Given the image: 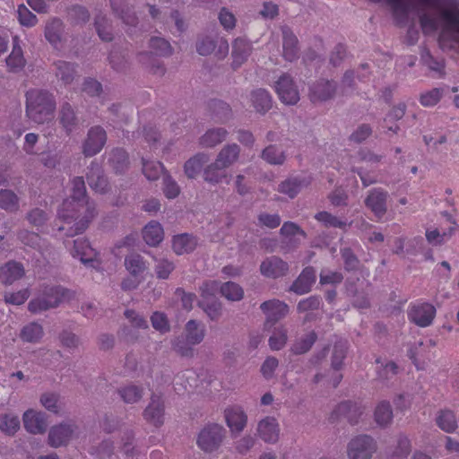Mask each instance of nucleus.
Returning <instances> with one entry per match:
<instances>
[{"label": "nucleus", "mask_w": 459, "mask_h": 459, "mask_svg": "<svg viewBox=\"0 0 459 459\" xmlns=\"http://www.w3.org/2000/svg\"><path fill=\"white\" fill-rule=\"evenodd\" d=\"M72 193L65 199L58 211V218L66 224L74 222L68 230V236L83 232L95 216V204L89 201L86 194L85 182L82 177H75L72 180Z\"/></svg>", "instance_id": "obj_1"}, {"label": "nucleus", "mask_w": 459, "mask_h": 459, "mask_svg": "<svg viewBox=\"0 0 459 459\" xmlns=\"http://www.w3.org/2000/svg\"><path fill=\"white\" fill-rule=\"evenodd\" d=\"M26 116L37 124L51 121L56 108V99L47 91L32 89L26 92Z\"/></svg>", "instance_id": "obj_2"}, {"label": "nucleus", "mask_w": 459, "mask_h": 459, "mask_svg": "<svg viewBox=\"0 0 459 459\" xmlns=\"http://www.w3.org/2000/svg\"><path fill=\"white\" fill-rule=\"evenodd\" d=\"M74 297V292L62 286L45 287L41 297L29 302L28 309L34 314L40 313L70 301Z\"/></svg>", "instance_id": "obj_3"}, {"label": "nucleus", "mask_w": 459, "mask_h": 459, "mask_svg": "<svg viewBox=\"0 0 459 459\" xmlns=\"http://www.w3.org/2000/svg\"><path fill=\"white\" fill-rule=\"evenodd\" d=\"M219 290L221 286L217 281H207L200 287L201 300L198 304L212 320L218 319L221 311V305L216 298Z\"/></svg>", "instance_id": "obj_4"}, {"label": "nucleus", "mask_w": 459, "mask_h": 459, "mask_svg": "<svg viewBox=\"0 0 459 459\" xmlns=\"http://www.w3.org/2000/svg\"><path fill=\"white\" fill-rule=\"evenodd\" d=\"M125 267L130 276L122 281L125 290H134L143 280V274L148 270V264L139 254H130L125 259Z\"/></svg>", "instance_id": "obj_5"}, {"label": "nucleus", "mask_w": 459, "mask_h": 459, "mask_svg": "<svg viewBox=\"0 0 459 459\" xmlns=\"http://www.w3.org/2000/svg\"><path fill=\"white\" fill-rule=\"evenodd\" d=\"M382 158L383 156L375 154L367 149L360 150L355 157L351 158V169L359 174L364 186H368L377 182L376 177L367 174L365 169L368 167L377 166Z\"/></svg>", "instance_id": "obj_6"}, {"label": "nucleus", "mask_w": 459, "mask_h": 459, "mask_svg": "<svg viewBox=\"0 0 459 459\" xmlns=\"http://www.w3.org/2000/svg\"><path fill=\"white\" fill-rule=\"evenodd\" d=\"M149 47L151 51L146 54H141V61L145 63V58L151 60V71L153 74H163V66L160 65L154 56H167L171 55L172 48L169 42L162 38L153 37L150 39Z\"/></svg>", "instance_id": "obj_7"}, {"label": "nucleus", "mask_w": 459, "mask_h": 459, "mask_svg": "<svg viewBox=\"0 0 459 459\" xmlns=\"http://www.w3.org/2000/svg\"><path fill=\"white\" fill-rule=\"evenodd\" d=\"M377 450L375 440L368 435H359L352 438L347 449L349 459H370Z\"/></svg>", "instance_id": "obj_8"}, {"label": "nucleus", "mask_w": 459, "mask_h": 459, "mask_svg": "<svg viewBox=\"0 0 459 459\" xmlns=\"http://www.w3.org/2000/svg\"><path fill=\"white\" fill-rule=\"evenodd\" d=\"M437 309L429 302L411 303L408 309L409 320L420 327H428L436 317Z\"/></svg>", "instance_id": "obj_9"}, {"label": "nucleus", "mask_w": 459, "mask_h": 459, "mask_svg": "<svg viewBox=\"0 0 459 459\" xmlns=\"http://www.w3.org/2000/svg\"><path fill=\"white\" fill-rule=\"evenodd\" d=\"M196 51L201 56L213 54L217 58L222 59L229 53V43L222 37L206 36L196 43Z\"/></svg>", "instance_id": "obj_10"}, {"label": "nucleus", "mask_w": 459, "mask_h": 459, "mask_svg": "<svg viewBox=\"0 0 459 459\" xmlns=\"http://www.w3.org/2000/svg\"><path fill=\"white\" fill-rule=\"evenodd\" d=\"M224 432V428L219 424L208 425L199 433L198 446L206 452L216 449L222 441Z\"/></svg>", "instance_id": "obj_11"}, {"label": "nucleus", "mask_w": 459, "mask_h": 459, "mask_svg": "<svg viewBox=\"0 0 459 459\" xmlns=\"http://www.w3.org/2000/svg\"><path fill=\"white\" fill-rule=\"evenodd\" d=\"M74 257H77L82 264L95 269L100 268V261L97 258V251L91 247L89 241L85 238H77L74 240V247L71 250Z\"/></svg>", "instance_id": "obj_12"}, {"label": "nucleus", "mask_w": 459, "mask_h": 459, "mask_svg": "<svg viewBox=\"0 0 459 459\" xmlns=\"http://www.w3.org/2000/svg\"><path fill=\"white\" fill-rule=\"evenodd\" d=\"M107 142L106 131L100 126L91 127L82 145V152L86 157L98 154Z\"/></svg>", "instance_id": "obj_13"}, {"label": "nucleus", "mask_w": 459, "mask_h": 459, "mask_svg": "<svg viewBox=\"0 0 459 459\" xmlns=\"http://www.w3.org/2000/svg\"><path fill=\"white\" fill-rule=\"evenodd\" d=\"M364 409L351 401L342 402L337 405L330 416V420L334 422L340 420L342 418L347 419L351 425H355L359 422V419L362 416Z\"/></svg>", "instance_id": "obj_14"}, {"label": "nucleus", "mask_w": 459, "mask_h": 459, "mask_svg": "<svg viewBox=\"0 0 459 459\" xmlns=\"http://www.w3.org/2000/svg\"><path fill=\"white\" fill-rule=\"evenodd\" d=\"M287 305L276 299L268 300L261 305V309L266 314L264 328L268 331L274 328L275 325L285 313Z\"/></svg>", "instance_id": "obj_15"}, {"label": "nucleus", "mask_w": 459, "mask_h": 459, "mask_svg": "<svg viewBox=\"0 0 459 459\" xmlns=\"http://www.w3.org/2000/svg\"><path fill=\"white\" fill-rule=\"evenodd\" d=\"M225 420L228 427L232 433H240L245 429L247 422V416L240 406H231L224 411Z\"/></svg>", "instance_id": "obj_16"}, {"label": "nucleus", "mask_w": 459, "mask_h": 459, "mask_svg": "<svg viewBox=\"0 0 459 459\" xmlns=\"http://www.w3.org/2000/svg\"><path fill=\"white\" fill-rule=\"evenodd\" d=\"M25 429L31 434H42L47 429V417L43 412L28 410L23 414Z\"/></svg>", "instance_id": "obj_17"}, {"label": "nucleus", "mask_w": 459, "mask_h": 459, "mask_svg": "<svg viewBox=\"0 0 459 459\" xmlns=\"http://www.w3.org/2000/svg\"><path fill=\"white\" fill-rule=\"evenodd\" d=\"M87 181L90 187L95 192L104 194L107 192L108 183L104 176L102 167L97 162H91L87 173Z\"/></svg>", "instance_id": "obj_18"}, {"label": "nucleus", "mask_w": 459, "mask_h": 459, "mask_svg": "<svg viewBox=\"0 0 459 459\" xmlns=\"http://www.w3.org/2000/svg\"><path fill=\"white\" fill-rule=\"evenodd\" d=\"M386 198L387 192L375 188L370 191L365 200V204L377 218H381L386 212Z\"/></svg>", "instance_id": "obj_19"}, {"label": "nucleus", "mask_w": 459, "mask_h": 459, "mask_svg": "<svg viewBox=\"0 0 459 459\" xmlns=\"http://www.w3.org/2000/svg\"><path fill=\"white\" fill-rule=\"evenodd\" d=\"M74 429L70 424H60L50 429L48 433V444L53 447L66 445L72 438Z\"/></svg>", "instance_id": "obj_20"}, {"label": "nucleus", "mask_w": 459, "mask_h": 459, "mask_svg": "<svg viewBox=\"0 0 459 459\" xmlns=\"http://www.w3.org/2000/svg\"><path fill=\"white\" fill-rule=\"evenodd\" d=\"M257 433L260 438L267 443H275L279 438L280 429L276 420L273 417H265L257 426Z\"/></svg>", "instance_id": "obj_21"}, {"label": "nucleus", "mask_w": 459, "mask_h": 459, "mask_svg": "<svg viewBox=\"0 0 459 459\" xmlns=\"http://www.w3.org/2000/svg\"><path fill=\"white\" fill-rule=\"evenodd\" d=\"M316 270L312 266H307L303 269L290 290L300 295L307 293L316 282Z\"/></svg>", "instance_id": "obj_22"}, {"label": "nucleus", "mask_w": 459, "mask_h": 459, "mask_svg": "<svg viewBox=\"0 0 459 459\" xmlns=\"http://www.w3.org/2000/svg\"><path fill=\"white\" fill-rule=\"evenodd\" d=\"M144 419L156 427L162 425L164 416V405L161 398L152 396V401L143 412Z\"/></svg>", "instance_id": "obj_23"}, {"label": "nucleus", "mask_w": 459, "mask_h": 459, "mask_svg": "<svg viewBox=\"0 0 459 459\" xmlns=\"http://www.w3.org/2000/svg\"><path fill=\"white\" fill-rule=\"evenodd\" d=\"M24 268L21 263L9 261L0 268V281L5 284H12L24 275Z\"/></svg>", "instance_id": "obj_24"}, {"label": "nucleus", "mask_w": 459, "mask_h": 459, "mask_svg": "<svg viewBox=\"0 0 459 459\" xmlns=\"http://www.w3.org/2000/svg\"><path fill=\"white\" fill-rule=\"evenodd\" d=\"M251 50L252 48L249 41L241 38L235 39L232 49L233 69L239 67L247 59Z\"/></svg>", "instance_id": "obj_25"}, {"label": "nucleus", "mask_w": 459, "mask_h": 459, "mask_svg": "<svg viewBox=\"0 0 459 459\" xmlns=\"http://www.w3.org/2000/svg\"><path fill=\"white\" fill-rule=\"evenodd\" d=\"M333 82L322 80L310 88L309 97L312 102L327 100L333 95Z\"/></svg>", "instance_id": "obj_26"}, {"label": "nucleus", "mask_w": 459, "mask_h": 459, "mask_svg": "<svg viewBox=\"0 0 459 459\" xmlns=\"http://www.w3.org/2000/svg\"><path fill=\"white\" fill-rule=\"evenodd\" d=\"M5 61L8 70L12 73L20 72L25 66L26 61L17 36L13 37V50Z\"/></svg>", "instance_id": "obj_27"}, {"label": "nucleus", "mask_w": 459, "mask_h": 459, "mask_svg": "<svg viewBox=\"0 0 459 459\" xmlns=\"http://www.w3.org/2000/svg\"><path fill=\"white\" fill-rule=\"evenodd\" d=\"M437 41L444 52L454 50L459 54V30H440Z\"/></svg>", "instance_id": "obj_28"}, {"label": "nucleus", "mask_w": 459, "mask_h": 459, "mask_svg": "<svg viewBox=\"0 0 459 459\" xmlns=\"http://www.w3.org/2000/svg\"><path fill=\"white\" fill-rule=\"evenodd\" d=\"M164 237V232L161 225L157 221L149 222L143 230V238L147 245L157 246Z\"/></svg>", "instance_id": "obj_29"}, {"label": "nucleus", "mask_w": 459, "mask_h": 459, "mask_svg": "<svg viewBox=\"0 0 459 459\" xmlns=\"http://www.w3.org/2000/svg\"><path fill=\"white\" fill-rule=\"evenodd\" d=\"M260 270L264 276L277 278L284 273L285 263L281 259L273 256L262 263Z\"/></svg>", "instance_id": "obj_30"}, {"label": "nucleus", "mask_w": 459, "mask_h": 459, "mask_svg": "<svg viewBox=\"0 0 459 459\" xmlns=\"http://www.w3.org/2000/svg\"><path fill=\"white\" fill-rule=\"evenodd\" d=\"M197 245V239L187 233L180 234L173 238L172 247L178 255L193 251Z\"/></svg>", "instance_id": "obj_31"}, {"label": "nucleus", "mask_w": 459, "mask_h": 459, "mask_svg": "<svg viewBox=\"0 0 459 459\" xmlns=\"http://www.w3.org/2000/svg\"><path fill=\"white\" fill-rule=\"evenodd\" d=\"M108 163L117 174L122 173L128 167V155L124 149L116 148L111 151Z\"/></svg>", "instance_id": "obj_32"}, {"label": "nucleus", "mask_w": 459, "mask_h": 459, "mask_svg": "<svg viewBox=\"0 0 459 459\" xmlns=\"http://www.w3.org/2000/svg\"><path fill=\"white\" fill-rule=\"evenodd\" d=\"M437 425L446 433H453L457 429V420L451 410H442L436 418Z\"/></svg>", "instance_id": "obj_33"}, {"label": "nucleus", "mask_w": 459, "mask_h": 459, "mask_svg": "<svg viewBox=\"0 0 459 459\" xmlns=\"http://www.w3.org/2000/svg\"><path fill=\"white\" fill-rule=\"evenodd\" d=\"M239 155V147L238 144H229L225 146L217 156V165L226 169L233 164Z\"/></svg>", "instance_id": "obj_34"}, {"label": "nucleus", "mask_w": 459, "mask_h": 459, "mask_svg": "<svg viewBox=\"0 0 459 459\" xmlns=\"http://www.w3.org/2000/svg\"><path fill=\"white\" fill-rule=\"evenodd\" d=\"M422 64L427 66L431 72L437 74L438 77L445 74V62L442 58H435L430 52L424 48L420 54Z\"/></svg>", "instance_id": "obj_35"}, {"label": "nucleus", "mask_w": 459, "mask_h": 459, "mask_svg": "<svg viewBox=\"0 0 459 459\" xmlns=\"http://www.w3.org/2000/svg\"><path fill=\"white\" fill-rule=\"evenodd\" d=\"M251 101L257 112L265 113L272 108V99L265 90H256L251 93Z\"/></svg>", "instance_id": "obj_36"}, {"label": "nucleus", "mask_w": 459, "mask_h": 459, "mask_svg": "<svg viewBox=\"0 0 459 459\" xmlns=\"http://www.w3.org/2000/svg\"><path fill=\"white\" fill-rule=\"evenodd\" d=\"M59 122L67 134H70L76 126L75 113L69 103H65L60 110Z\"/></svg>", "instance_id": "obj_37"}, {"label": "nucleus", "mask_w": 459, "mask_h": 459, "mask_svg": "<svg viewBox=\"0 0 459 459\" xmlns=\"http://www.w3.org/2000/svg\"><path fill=\"white\" fill-rule=\"evenodd\" d=\"M315 219L326 228L345 230L347 226L351 225L346 220L340 219L325 211L317 212L315 215Z\"/></svg>", "instance_id": "obj_38"}, {"label": "nucleus", "mask_w": 459, "mask_h": 459, "mask_svg": "<svg viewBox=\"0 0 459 459\" xmlns=\"http://www.w3.org/2000/svg\"><path fill=\"white\" fill-rule=\"evenodd\" d=\"M227 131L222 128L208 130L200 139L203 147H213L221 143L227 136Z\"/></svg>", "instance_id": "obj_39"}, {"label": "nucleus", "mask_w": 459, "mask_h": 459, "mask_svg": "<svg viewBox=\"0 0 459 459\" xmlns=\"http://www.w3.org/2000/svg\"><path fill=\"white\" fill-rule=\"evenodd\" d=\"M456 223L454 221L453 225L449 227L448 231H443L442 233L437 230H427L426 238L428 242L433 246H438L444 244L447 239L455 232Z\"/></svg>", "instance_id": "obj_40"}, {"label": "nucleus", "mask_w": 459, "mask_h": 459, "mask_svg": "<svg viewBox=\"0 0 459 459\" xmlns=\"http://www.w3.org/2000/svg\"><path fill=\"white\" fill-rule=\"evenodd\" d=\"M0 208L7 212L18 211L19 198L17 195L12 190H0Z\"/></svg>", "instance_id": "obj_41"}, {"label": "nucleus", "mask_w": 459, "mask_h": 459, "mask_svg": "<svg viewBox=\"0 0 459 459\" xmlns=\"http://www.w3.org/2000/svg\"><path fill=\"white\" fill-rule=\"evenodd\" d=\"M208 160L205 154L199 153L189 159L185 163V173L190 178H194L201 170L203 165Z\"/></svg>", "instance_id": "obj_42"}, {"label": "nucleus", "mask_w": 459, "mask_h": 459, "mask_svg": "<svg viewBox=\"0 0 459 459\" xmlns=\"http://www.w3.org/2000/svg\"><path fill=\"white\" fill-rule=\"evenodd\" d=\"M393 411L388 402L379 403L375 410V420L379 426H386L392 421Z\"/></svg>", "instance_id": "obj_43"}, {"label": "nucleus", "mask_w": 459, "mask_h": 459, "mask_svg": "<svg viewBox=\"0 0 459 459\" xmlns=\"http://www.w3.org/2000/svg\"><path fill=\"white\" fill-rule=\"evenodd\" d=\"M186 341L189 344L195 345L200 343L204 336V327H200L199 324L195 320H190L186 325Z\"/></svg>", "instance_id": "obj_44"}, {"label": "nucleus", "mask_w": 459, "mask_h": 459, "mask_svg": "<svg viewBox=\"0 0 459 459\" xmlns=\"http://www.w3.org/2000/svg\"><path fill=\"white\" fill-rule=\"evenodd\" d=\"M43 336V328L38 323H30L25 325L21 332V338L24 342H36Z\"/></svg>", "instance_id": "obj_45"}, {"label": "nucleus", "mask_w": 459, "mask_h": 459, "mask_svg": "<svg viewBox=\"0 0 459 459\" xmlns=\"http://www.w3.org/2000/svg\"><path fill=\"white\" fill-rule=\"evenodd\" d=\"M221 293L229 300L238 301L244 296L243 289L237 283L228 281L221 286Z\"/></svg>", "instance_id": "obj_46"}, {"label": "nucleus", "mask_w": 459, "mask_h": 459, "mask_svg": "<svg viewBox=\"0 0 459 459\" xmlns=\"http://www.w3.org/2000/svg\"><path fill=\"white\" fill-rule=\"evenodd\" d=\"M68 17L74 25H83L89 21L90 13L84 6L73 5L68 10Z\"/></svg>", "instance_id": "obj_47"}, {"label": "nucleus", "mask_w": 459, "mask_h": 459, "mask_svg": "<svg viewBox=\"0 0 459 459\" xmlns=\"http://www.w3.org/2000/svg\"><path fill=\"white\" fill-rule=\"evenodd\" d=\"M316 338V333L314 331L309 332L292 345L291 351L296 354H303L310 350Z\"/></svg>", "instance_id": "obj_48"}, {"label": "nucleus", "mask_w": 459, "mask_h": 459, "mask_svg": "<svg viewBox=\"0 0 459 459\" xmlns=\"http://www.w3.org/2000/svg\"><path fill=\"white\" fill-rule=\"evenodd\" d=\"M164 170V166L160 161H147L143 159V173L149 180H156Z\"/></svg>", "instance_id": "obj_49"}, {"label": "nucleus", "mask_w": 459, "mask_h": 459, "mask_svg": "<svg viewBox=\"0 0 459 459\" xmlns=\"http://www.w3.org/2000/svg\"><path fill=\"white\" fill-rule=\"evenodd\" d=\"M204 176L208 182L219 183L223 178H226V170L221 165H217V160H215L205 169Z\"/></svg>", "instance_id": "obj_50"}, {"label": "nucleus", "mask_w": 459, "mask_h": 459, "mask_svg": "<svg viewBox=\"0 0 459 459\" xmlns=\"http://www.w3.org/2000/svg\"><path fill=\"white\" fill-rule=\"evenodd\" d=\"M443 96V90L434 88L430 91L422 92L420 95L419 101L423 107H433L437 105Z\"/></svg>", "instance_id": "obj_51"}, {"label": "nucleus", "mask_w": 459, "mask_h": 459, "mask_svg": "<svg viewBox=\"0 0 459 459\" xmlns=\"http://www.w3.org/2000/svg\"><path fill=\"white\" fill-rule=\"evenodd\" d=\"M411 451V442L406 437H400L397 446L390 454L389 459H406Z\"/></svg>", "instance_id": "obj_52"}, {"label": "nucleus", "mask_w": 459, "mask_h": 459, "mask_svg": "<svg viewBox=\"0 0 459 459\" xmlns=\"http://www.w3.org/2000/svg\"><path fill=\"white\" fill-rule=\"evenodd\" d=\"M0 429L8 435H14L20 429V420L17 416L4 414L1 419Z\"/></svg>", "instance_id": "obj_53"}, {"label": "nucleus", "mask_w": 459, "mask_h": 459, "mask_svg": "<svg viewBox=\"0 0 459 459\" xmlns=\"http://www.w3.org/2000/svg\"><path fill=\"white\" fill-rule=\"evenodd\" d=\"M57 73L56 75L60 77V79L65 83H70L74 79V65L65 62V61H58L56 64Z\"/></svg>", "instance_id": "obj_54"}, {"label": "nucleus", "mask_w": 459, "mask_h": 459, "mask_svg": "<svg viewBox=\"0 0 459 459\" xmlns=\"http://www.w3.org/2000/svg\"><path fill=\"white\" fill-rule=\"evenodd\" d=\"M17 16L22 26L33 27L37 24V16L31 13L24 4H21L17 9Z\"/></svg>", "instance_id": "obj_55"}, {"label": "nucleus", "mask_w": 459, "mask_h": 459, "mask_svg": "<svg viewBox=\"0 0 459 459\" xmlns=\"http://www.w3.org/2000/svg\"><path fill=\"white\" fill-rule=\"evenodd\" d=\"M111 8L115 13H117L126 24L134 26L136 18L134 16L128 15L125 11V4L123 0H110Z\"/></svg>", "instance_id": "obj_56"}, {"label": "nucleus", "mask_w": 459, "mask_h": 459, "mask_svg": "<svg viewBox=\"0 0 459 459\" xmlns=\"http://www.w3.org/2000/svg\"><path fill=\"white\" fill-rule=\"evenodd\" d=\"M262 157L264 160L271 164H281L284 161L283 152L274 145L266 147L262 153Z\"/></svg>", "instance_id": "obj_57"}, {"label": "nucleus", "mask_w": 459, "mask_h": 459, "mask_svg": "<svg viewBox=\"0 0 459 459\" xmlns=\"http://www.w3.org/2000/svg\"><path fill=\"white\" fill-rule=\"evenodd\" d=\"M347 346L343 342H338L334 345L332 356V369H341L342 361L346 356Z\"/></svg>", "instance_id": "obj_58"}, {"label": "nucleus", "mask_w": 459, "mask_h": 459, "mask_svg": "<svg viewBox=\"0 0 459 459\" xmlns=\"http://www.w3.org/2000/svg\"><path fill=\"white\" fill-rule=\"evenodd\" d=\"M119 394L124 402L127 403H136L142 398L143 391L137 386L130 385L119 390Z\"/></svg>", "instance_id": "obj_59"}, {"label": "nucleus", "mask_w": 459, "mask_h": 459, "mask_svg": "<svg viewBox=\"0 0 459 459\" xmlns=\"http://www.w3.org/2000/svg\"><path fill=\"white\" fill-rule=\"evenodd\" d=\"M18 238L24 245L33 248H38L41 241V238L39 234L26 230H21L18 233Z\"/></svg>", "instance_id": "obj_60"}, {"label": "nucleus", "mask_w": 459, "mask_h": 459, "mask_svg": "<svg viewBox=\"0 0 459 459\" xmlns=\"http://www.w3.org/2000/svg\"><path fill=\"white\" fill-rule=\"evenodd\" d=\"M342 257L344 262V268L346 271H355L358 269L359 261L353 254L351 248H343L341 250Z\"/></svg>", "instance_id": "obj_61"}, {"label": "nucleus", "mask_w": 459, "mask_h": 459, "mask_svg": "<svg viewBox=\"0 0 459 459\" xmlns=\"http://www.w3.org/2000/svg\"><path fill=\"white\" fill-rule=\"evenodd\" d=\"M30 296V290L28 288L21 290L17 292H8L4 295V300L8 304L22 305L23 304Z\"/></svg>", "instance_id": "obj_62"}, {"label": "nucleus", "mask_w": 459, "mask_h": 459, "mask_svg": "<svg viewBox=\"0 0 459 459\" xmlns=\"http://www.w3.org/2000/svg\"><path fill=\"white\" fill-rule=\"evenodd\" d=\"M321 305V299L318 296H310L300 300L298 304L299 312H307L318 309Z\"/></svg>", "instance_id": "obj_63"}, {"label": "nucleus", "mask_w": 459, "mask_h": 459, "mask_svg": "<svg viewBox=\"0 0 459 459\" xmlns=\"http://www.w3.org/2000/svg\"><path fill=\"white\" fill-rule=\"evenodd\" d=\"M26 218L31 225L40 227L47 221V213L41 209L35 208L27 213Z\"/></svg>", "instance_id": "obj_64"}]
</instances>
